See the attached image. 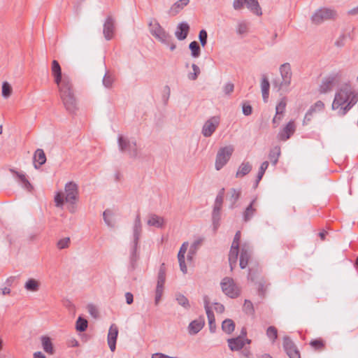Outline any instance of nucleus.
Listing matches in <instances>:
<instances>
[{"mask_svg":"<svg viewBox=\"0 0 358 358\" xmlns=\"http://www.w3.org/2000/svg\"><path fill=\"white\" fill-rule=\"evenodd\" d=\"M115 20L111 16L107 17L103 24V33L105 38L109 41L113 38L115 31Z\"/></svg>","mask_w":358,"mask_h":358,"instance_id":"obj_18","label":"nucleus"},{"mask_svg":"<svg viewBox=\"0 0 358 358\" xmlns=\"http://www.w3.org/2000/svg\"><path fill=\"white\" fill-rule=\"evenodd\" d=\"M112 215V213L110 210L107 209L103 213V220H104V222H106V224L109 226V227H111L112 226V223H111V221L109 220L108 218V215Z\"/></svg>","mask_w":358,"mask_h":358,"instance_id":"obj_61","label":"nucleus"},{"mask_svg":"<svg viewBox=\"0 0 358 358\" xmlns=\"http://www.w3.org/2000/svg\"><path fill=\"white\" fill-rule=\"evenodd\" d=\"M207 317L208 320L209 329L211 333H215L216 330L215 319L212 310H208Z\"/></svg>","mask_w":358,"mask_h":358,"instance_id":"obj_42","label":"nucleus"},{"mask_svg":"<svg viewBox=\"0 0 358 358\" xmlns=\"http://www.w3.org/2000/svg\"><path fill=\"white\" fill-rule=\"evenodd\" d=\"M310 345L315 350H322L324 348V343L320 338L311 341Z\"/></svg>","mask_w":358,"mask_h":358,"instance_id":"obj_45","label":"nucleus"},{"mask_svg":"<svg viewBox=\"0 0 358 358\" xmlns=\"http://www.w3.org/2000/svg\"><path fill=\"white\" fill-rule=\"evenodd\" d=\"M268 166V162H267V161L264 162L261 164L259 171H258V173H257V176L256 183H255L256 187L258 185L259 181L262 180Z\"/></svg>","mask_w":358,"mask_h":358,"instance_id":"obj_40","label":"nucleus"},{"mask_svg":"<svg viewBox=\"0 0 358 358\" xmlns=\"http://www.w3.org/2000/svg\"><path fill=\"white\" fill-rule=\"evenodd\" d=\"M114 78L108 73H106L103 78V85L107 87L110 88L113 86Z\"/></svg>","mask_w":358,"mask_h":358,"instance_id":"obj_50","label":"nucleus"},{"mask_svg":"<svg viewBox=\"0 0 358 358\" xmlns=\"http://www.w3.org/2000/svg\"><path fill=\"white\" fill-rule=\"evenodd\" d=\"M227 342L229 348L231 351L240 350L245 345V342L241 336L236 338H229Z\"/></svg>","mask_w":358,"mask_h":358,"instance_id":"obj_23","label":"nucleus"},{"mask_svg":"<svg viewBox=\"0 0 358 358\" xmlns=\"http://www.w3.org/2000/svg\"><path fill=\"white\" fill-rule=\"evenodd\" d=\"M251 255L252 248L250 245L247 243L242 245L239 262V266L242 269L248 266Z\"/></svg>","mask_w":358,"mask_h":358,"instance_id":"obj_16","label":"nucleus"},{"mask_svg":"<svg viewBox=\"0 0 358 358\" xmlns=\"http://www.w3.org/2000/svg\"><path fill=\"white\" fill-rule=\"evenodd\" d=\"M347 36L344 34L339 36L334 43L335 46L337 48H342L345 45Z\"/></svg>","mask_w":358,"mask_h":358,"instance_id":"obj_57","label":"nucleus"},{"mask_svg":"<svg viewBox=\"0 0 358 358\" xmlns=\"http://www.w3.org/2000/svg\"><path fill=\"white\" fill-rule=\"evenodd\" d=\"M192 68L193 69V73H189L188 74V78L191 80H195L197 79L198 78V76L200 74V69L199 67L195 64H193L192 65Z\"/></svg>","mask_w":358,"mask_h":358,"instance_id":"obj_49","label":"nucleus"},{"mask_svg":"<svg viewBox=\"0 0 358 358\" xmlns=\"http://www.w3.org/2000/svg\"><path fill=\"white\" fill-rule=\"evenodd\" d=\"M199 41L203 47H205L207 43L208 34L205 29L200 31L199 34Z\"/></svg>","mask_w":358,"mask_h":358,"instance_id":"obj_54","label":"nucleus"},{"mask_svg":"<svg viewBox=\"0 0 358 358\" xmlns=\"http://www.w3.org/2000/svg\"><path fill=\"white\" fill-rule=\"evenodd\" d=\"M187 247H188V243L185 242L182 243V245H181V247L180 248L178 254V259H185V254L187 252Z\"/></svg>","mask_w":358,"mask_h":358,"instance_id":"obj_56","label":"nucleus"},{"mask_svg":"<svg viewBox=\"0 0 358 358\" xmlns=\"http://www.w3.org/2000/svg\"><path fill=\"white\" fill-rule=\"evenodd\" d=\"M256 202V199H252L249 206L245 208L243 213V221L248 222L251 220V218L254 216L256 213V208L253 207Z\"/></svg>","mask_w":358,"mask_h":358,"instance_id":"obj_26","label":"nucleus"},{"mask_svg":"<svg viewBox=\"0 0 358 358\" xmlns=\"http://www.w3.org/2000/svg\"><path fill=\"white\" fill-rule=\"evenodd\" d=\"M87 320L82 317H79L76 321V329L78 331H85L87 328Z\"/></svg>","mask_w":358,"mask_h":358,"instance_id":"obj_39","label":"nucleus"},{"mask_svg":"<svg viewBox=\"0 0 358 358\" xmlns=\"http://www.w3.org/2000/svg\"><path fill=\"white\" fill-rule=\"evenodd\" d=\"M205 319L203 316L192 321L188 326V332L191 335H195L199 333L204 327Z\"/></svg>","mask_w":358,"mask_h":358,"instance_id":"obj_19","label":"nucleus"},{"mask_svg":"<svg viewBox=\"0 0 358 358\" xmlns=\"http://www.w3.org/2000/svg\"><path fill=\"white\" fill-rule=\"evenodd\" d=\"M233 152L234 148L231 145L221 148L218 150L215 164L217 171H220L228 162Z\"/></svg>","mask_w":358,"mask_h":358,"instance_id":"obj_9","label":"nucleus"},{"mask_svg":"<svg viewBox=\"0 0 358 358\" xmlns=\"http://www.w3.org/2000/svg\"><path fill=\"white\" fill-rule=\"evenodd\" d=\"M41 342L43 350L50 355L54 354V348L50 338L48 336H43L41 337Z\"/></svg>","mask_w":358,"mask_h":358,"instance_id":"obj_32","label":"nucleus"},{"mask_svg":"<svg viewBox=\"0 0 358 358\" xmlns=\"http://www.w3.org/2000/svg\"><path fill=\"white\" fill-rule=\"evenodd\" d=\"M222 329L227 334H231L235 329V323L231 319H226L222 323Z\"/></svg>","mask_w":358,"mask_h":358,"instance_id":"obj_34","label":"nucleus"},{"mask_svg":"<svg viewBox=\"0 0 358 358\" xmlns=\"http://www.w3.org/2000/svg\"><path fill=\"white\" fill-rule=\"evenodd\" d=\"M280 155V149L279 147H275L270 151L268 158L273 166H275L278 163Z\"/></svg>","mask_w":358,"mask_h":358,"instance_id":"obj_35","label":"nucleus"},{"mask_svg":"<svg viewBox=\"0 0 358 358\" xmlns=\"http://www.w3.org/2000/svg\"><path fill=\"white\" fill-rule=\"evenodd\" d=\"M234 84H232L231 83H228L224 85L223 90L226 94H229L230 93H231L234 91Z\"/></svg>","mask_w":358,"mask_h":358,"instance_id":"obj_62","label":"nucleus"},{"mask_svg":"<svg viewBox=\"0 0 358 358\" xmlns=\"http://www.w3.org/2000/svg\"><path fill=\"white\" fill-rule=\"evenodd\" d=\"M142 232V225L141 221L140 215L138 214L134 220V224L133 227V245L131 250L130 261L132 266H134V264L138 259V255H137V249L138 246V241Z\"/></svg>","mask_w":358,"mask_h":358,"instance_id":"obj_4","label":"nucleus"},{"mask_svg":"<svg viewBox=\"0 0 358 358\" xmlns=\"http://www.w3.org/2000/svg\"><path fill=\"white\" fill-rule=\"evenodd\" d=\"M248 31V24L245 22L242 21L238 23L236 31L237 34L242 35L244 34H246Z\"/></svg>","mask_w":358,"mask_h":358,"instance_id":"obj_47","label":"nucleus"},{"mask_svg":"<svg viewBox=\"0 0 358 358\" xmlns=\"http://www.w3.org/2000/svg\"><path fill=\"white\" fill-rule=\"evenodd\" d=\"M65 201V197L62 192H57L55 196V202L57 207H62Z\"/></svg>","mask_w":358,"mask_h":358,"instance_id":"obj_51","label":"nucleus"},{"mask_svg":"<svg viewBox=\"0 0 358 358\" xmlns=\"http://www.w3.org/2000/svg\"><path fill=\"white\" fill-rule=\"evenodd\" d=\"M283 348L289 358H301L299 350L288 336L283 338Z\"/></svg>","mask_w":358,"mask_h":358,"instance_id":"obj_13","label":"nucleus"},{"mask_svg":"<svg viewBox=\"0 0 358 358\" xmlns=\"http://www.w3.org/2000/svg\"><path fill=\"white\" fill-rule=\"evenodd\" d=\"M220 117L213 116L208 119L203 124L201 133L205 137H210L215 131L220 124Z\"/></svg>","mask_w":358,"mask_h":358,"instance_id":"obj_12","label":"nucleus"},{"mask_svg":"<svg viewBox=\"0 0 358 358\" xmlns=\"http://www.w3.org/2000/svg\"><path fill=\"white\" fill-rule=\"evenodd\" d=\"M243 309V311L248 315H253L255 313L253 304L250 300H245Z\"/></svg>","mask_w":358,"mask_h":358,"instance_id":"obj_44","label":"nucleus"},{"mask_svg":"<svg viewBox=\"0 0 358 358\" xmlns=\"http://www.w3.org/2000/svg\"><path fill=\"white\" fill-rule=\"evenodd\" d=\"M283 116H284V114H282V113L277 114V113L275 112V115L272 120V123H273L274 128H276L279 126L281 120H282Z\"/></svg>","mask_w":358,"mask_h":358,"instance_id":"obj_58","label":"nucleus"},{"mask_svg":"<svg viewBox=\"0 0 358 358\" xmlns=\"http://www.w3.org/2000/svg\"><path fill=\"white\" fill-rule=\"evenodd\" d=\"M244 4H245V0H234L233 2V8L236 10H241Z\"/></svg>","mask_w":358,"mask_h":358,"instance_id":"obj_59","label":"nucleus"},{"mask_svg":"<svg viewBox=\"0 0 358 358\" xmlns=\"http://www.w3.org/2000/svg\"><path fill=\"white\" fill-rule=\"evenodd\" d=\"M51 71L66 110L69 113L75 112L77 108L76 99L70 78L66 74L62 75L61 66L57 60L52 61Z\"/></svg>","mask_w":358,"mask_h":358,"instance_id":"obj_1","label":"nucleus"},{"mask_svg":"<svg viewBox=\"0 0 358 358\" xmlns=\"http://www.w3.org/2000/svg\"><path fill=\"white\" fill-rule=\"evenodd\" d=\"M238 253L239 247L231 245L229 254V263L231 271H233L236 266Z\"/></svg>","mask_w":358,"mask_h":358,"instance_id":"obj_25","label":"nucleus"},{"mask_svg":"<svg viewBox=\"0 0 358 358\" xmlns=\"http://www.w3.org/2000/svg\"><path fill=\"white\" fill-rule=\"evenodd\" d=\"M165 280H166V268H165V264L163 263L161 264L159 269L157 285H164Z\"/></svg>","mask_w":358,"mask_h":358,"instance_id":"obj_37","label":"nucleus"},{"mask_svg":"<svg viewBox=\"0 0 358 358\" xmlns=\"http://www.w3.org/2000/svg\"><path fill=\"white\" fill-rule=\"evenodd\" d=\"M224 197L221 196H217L215 198L214 206L217 209L222 208V203H223Z\"/></svg>","mask_w":358,"mask_h":358,"instance_id":"obj_63","label":"nucleus"},{"mask_svg":"<svg viewBox=\"0 0 358 358\" xmlns=\"http://www.w3.org/2000/svg\"><path fill=\"white\" fill-rule=\"evenodd\" d=\"M147 224L151 227L162 228L164 225V220L162 217L157 215L150 214L148 216Z\"/></svg>","mask_w":358,"mask_h":358,"instance_id":"obj_24","label":"nucleus"},{"mask_svg":"<svg viewBox=\"0 0 358 358\" xmlns=\"http://www.w3.org/2000/svg\"><path fill=\"white\" fill-rule=\"evenodd\" d=\"M252 170V165L249 162H243L238 167L236 173V178H242L248 174Z\"/></svg>","mask_w":358,"mask_h":358,"instance_id":"obj_29","label":"nucleus"},{"mask_svg":"<svg viewBox=\"0 0 358 358\" xmlns=\"http://www.w3.org/2000/svg\"><path fill=\"white\" fill-rule=\"evenodd\" d=\"M118 336V328L115 324L110 325L107 337L108 345L111 352H114L116 349V341Z\"/></svg>","mask_w":358,"mask_h":358,"instance_id":"obj_17","label":"nucleus"},{"mask_svg":"<svg viewBox=\"0 0 358 358\" xmlns=\"http://www.w3.org/2000/svg\"><path fill=\"white\" fill-rule=\"evenodd\" d=\"M41 283L34 278H29L25 284L24 289L28 292H36L40 289Z\"/></svg>","mask_w":358,"mask_h":358,"instance_id":"obj_27","label":"nucleus"},{"mask_svg":"<svg viewBox=\"0 0 358 358\" xmlns=\"http://www.w3.org/2000/svg\"><path fill=\"white\" fill-rule=\"evenodd\" d=\"M9 171L18 178V180L21 183L23 188L29 192L33 190L34 187L27 180L25 174L23 172H18L13 169H10Z\"/></svg>","mask_w":358,"mask_h":358,"instance_id":"obj_20","label":"nucleus"},{"mask_svg":"<svg viewBox=\"0 0 358 358\" xmlns=\"http://www.w3.org/2000/svg\"><path fill=\"white\" fill-rule=\"evenodd\" d=\"M69 243H70V238L66 237V238L60 239L57 242V245L59 249H64V248H66L69 247Z\"/></svg>","mask_w":358,"mask_h":358,"instance_id":"obj_55","label":"nucleus"},{"mask_svg":"<svg viewBox=\"0 0 358 358\" xmlns=\"http://www.w3.org/2000/svg\"><path fill=\"white\" fill-rule=\"evenodd\" d=\"M189 3V0H178L175 2L169 10L171 16H176Z\"/></svg>","mask_w":358,"mask_h":358,"instance_id":"obj_22","label":"nucleus"},{"mask_svg":"<svg viewBox=\"0 0 358 358\" xmlns=\"http://www.w3.org/2000/svg\"><path fill=\"white\" fill-rule=\"evenodd\" d=\"M343 77V73L341 71L337 72H333L330 73L329 76L325 77L320 87L319 92L320 94H326L327 92H331L334 86L338 85Z\"/></svg>","mask_w":358,"mask_h":358,"instance_id":"obj_6","label":"nucleus"},{"mask_svg":"<svg viewBox=\"0 0 358 358\" xmlns=\"http://www.w3.org/2000/svg\"><path fill=\"white\" fill-rule=\"evenodd\" d=\"M120 150L128 155L131 158H136L138 155L136 141L130 140L127 137L120 135L117 138Z\"/></svg>","mask_w":358,"mask_h":358,"instance_id":"obj_7","label":"nucleus"},{"mask_svg":"<svg viewBox=\"0 0 358 358\" xmlns=\"http://www.w3.org/2000/svg\"><path fill=\"white\" fill-rule=\"evenodd\" d=\"M283 348L289 358H301L299 350L288 336L283 338Z\"/></svg>","mask_w":358,"mask_h":358,"instance_id":"obj_14","label":"nucleus"},{"mask_svg":"<svg viewBox=\"0 0 358 358\" xmlns=\"http://www.w3.org/2000/svg\"><path fill=\"white\" fill-rule=\"evenodd\" d=\"M11 86L7 82H4L2 85V96L6 99L11 95Z\"/></svg>","mask_w":358,"mask_h":358,"instance_id":"obj_48","label":"nucleus"},{"mask_svg":"<svg viewBox=\"0 0 358 358\" xmlns=\"http://www.w3.org/2000/svg\"><path fill=\"white\" fill-rule=\"evenodd\" d=\"M262 97L264 102H266L269 95L270 83L266 76H263L261 82Z\"/></svg>","mask_w":358,"mask_h":358,"instance_id":"obj_31","label":"nucleus"},{"mask_svg":"<svg viewBox=\"0 0 358 358\" xmlns=\"http://www.w3.org/2000/svg\"><path fill=\"white\" fill-rule=\"evenodd\" d=\"M266 336L272 342H274L278 337V330L273 326H270L266 330Z\"/></svg>","mask_w":358,"mask_h":358,"instance_id":"obj_43","label":"nucleus"},{"mask_svg":"<svg viewBox=\"0 0 358 358\" xmlns=\"http://www.w3.org/2000/svg\"><path fill=\"white\" fill-rule=\"evenodd\" d=\"M279 71L281 76V81L275 80L273 82V85L278 91L287 89L291 84L292 72L291 65L289 63H284L280 65Z\"/></svg>","mask_w":358,"mask_h":358,"instance_id":"obj_5","label":"nucleus"},{"mask_svg":"<svg viewBox=\"0 0 358 358\" xmlns=\"http://www.w3.org/2000/svg\"><path fill=\"white\" fill-rule=\"evenodd\" d=\"M189 48L191 50V55L193 57L197 58L200 56L201 48L196 41H192L189 43Z\"/></svg>","mask_w":358,"mask_h":358,"instance_id":"obj_38","label":"nucleus"},{"mask_svg":"<svg viewBox=\"0 0 358 358\" xmlns=\"http://www.w3.org/2000/svg\"><path fill=\"white\" fill-rule=\"evenodd\" d=\"M221 219V208L217 209L213 207V213H212V222L213 225L214 231H217L218 227H220V221Z\"/></svg>","mask_w":358,"mask_h":358,"instance_id":"obj_33","label":"nucleus"},{"mask_svg":"<svg viewBox=\"0 0 358 358\" xmlns=\"http://www.w3.org/2000/svg\"><path fill=\"white\" fill-rule=\"evenodd\" d=\"M242 110L243 113L246 116L251 115L252 113V108L250 104L243 103L242 106Z\"/></svg>","mask_w":358,"mask_h":358,"instance_id":"obj_60","label":"nucleus"},{"mask_svg":"<svg viewBox=\"0 0 358 358\" xmlns=\"http://www.w3.org/2000/svg\"><path fill=\"white\" fill-rule=\"evenodd\" d=\"M241 195V189L231 188L229 192V199L231 201V208L234 207L236 201L239 199Z\"/></svg>","mask_w":358,"mask_h":358,"instance_id":"obj_36","label":"nucleus"},{"mask_svg":"<svg viewBox=\"0 0 358 358\" xmlns=\"http://www.w3.org/2000/svg\"><path fill=\"white\" fill-rule=\"evenodd\" d=\"M296 125L294 120H290L278 134V138L282 141L288 140L295 132Z\"/></svg>","mask_w":358,"mask_h":358,"instance_id":"obj_15","label":"nucleus"},{"mask_svg":"<svg viewBox=\"0 0 358 358\" xmlns=\"http://www.w3.org/2000/svg\"><path fill=\"white\" fill-rule=\"evenodd\" d=\"M150 33L159 41L166 43L169 41L171 36L160 26L158 22H150L149 24Z\"/></svg>","mask_w":358,"mask_h":358,"instance_id":"obj_10","label":"nucleus"},{"mask_svg":"<svg viewBox=\"0 0 358 358\" xmlns=\"http://www.w3.org/2000/svg\"><path fill=\"white\" fill-rule=\"evenodd\" d=\"M65 201L71 204L76 203L78 199V187L73 182H69L65 185Z\"/></svg>","mask_w":358,"mask_h":358,"instance_id":"obj_11","label":"nucleus"},{"mask_svg":"<svg viewBox=\"0 0 358 358\" xmlns=\"http://www.w3.org/2000/svg\"><path fill=\"white\" fill-rule=\"evenodd\" d=\"M247 8L257 15H262V8L257 0H245Z\"/></svg>","mask_w":358,"mask_h":358,"instance_id":"obj_28","label":"nucleus"},{"mask_svg":"<svg viewBox=\"0 0 358 358\" xmlns=\"http://www.w3.org/2000/svg\"><path fill=\"white\" fill-rule=\"evenodd\" d=\"M164 292V285H157L155 290V303L157 306L161 300Z\"/></svg>","mask_w":358,"mask_h":358,"instance_id":"obj_46","label":"nucleus"},{"mask_svg":"<svg viewBox=\"0 0 358 358\" xmlns=\"http://www.w3.org/2000/svg\"><path fill=\"white\" fill-rule=\"evenodd\" d=\"M189 30V24L187 22H181L177 27L175 35L178 40H185L187 36Z\"/></svg>","mask_w":358,"mask_h":358,"instance_id":"obj_21","label":"nucleus"},{"mask_svg":"<svg viewBox=\"0 0 358 358\" xmlns=\"http://www.w3.org/2000/svg\"><path fill=\"white\" fill-rule=\"evenodd\" d=\"M240 239H241V231H238L234 236L231 245H234L236 247H239Z\"/></svg>","mask_w":358,"mask_h":358,"instance_id":"obj_64","label":"nucleus"},{"mask_svg":"<svg viewBox=\"0 0 358 358\" xmlns=\"http://www.w3.org/2000/svg\"><path fill=\"white\" fill-rule=\"evenodd\" d=\"M176 301L178 304L185 308V309H189L190 308V304L188 299L182 294H176Z\"/></svg>","mask_w":358,"mask_h":358,"instance_id":"obj_41","label":"nucleus"},{"mask_svg":"<svg viewBox=\"0 0 358 358\" xmlns=\"http://www.w3.org/2000/svg\"><path fill=\"white\" fill-rule=\"evenodd\" d=\"M222 292L229 297L236 299L239 296L241 290L233 278L225 277L220 283Z\"/></svg>","mask_w":358,"mask_h":358,"instance_id":"obj_8","label":"nucleus"},{"mask_svg":"<svg viewBox=\"0 0 358 358\" xmlns=\"http://www.w3.org/2000/svg\"><path fill=\"white\" fill-rule=\"evenodd\" d=\"M286 99L285 98H282L279 103L277 104L275 107V112L278 113H282L284 114L285 108H286Z\"/></svg>","mask_w":358,"mask_h":358,"instance_id":"obj_52","label":"nucleus"},{"mask_svg":"<svg viewBox=\"0 0 358 358\" xmlns=\"http://www.w3.org/2000/svg\"><path fill=\"white\" fill-rule=\"evenodd\" d=\"M266 289H267V285H266L265 281L263 280L259 281V285H258V294L262 298H264L265 296Z\"/></svg>","mask_w":358,"mask_h":358,"instance_id":"obj_53","label":"nucleus"},{"mask_svg":"<svg viewBox=\"0 0 358 358\" xmlns=\"http://www.w3.org/2000/svg\"><path fill=\"white\" fill-rule=\"evenodd\" d=\"M357 102L358 91L348 81L338 87L331 108L338 115L344 116Z\"/></svg>","mask_w":358,"mask_h":358,"instance_id":"obj_2","label":"nucleus"},{"mask_svg":"<svg viewBox=\"0 0 358 358\" xmlns=\"http://www.w3.org/2000/svg\"><path fill=\"white\" fill-rule=\"evenodd\" d=\"M34 159L35 162H38V165L34 163V167L38 169L41 166L44 164L46 162V157L44 151L42 149H37L35 152Z\"/></svg>","mask_w":358,"mask_h":358,"instance_id":"obj_30","label":"nucleus"},{"mask_svg":"<svg viewBox=\"0 0 358 358\" xmlns=\"http://www.w3.org/2000/svg\"><path fill=\"white\" fill-rule=\"evenodd\" d=\"M338 16L335 9L328 7H321L312 15L310 21L315 25H320L327 20H336Z\"/></svg>","mask_w":358,"mask_h":358,"instance_id":"obj_3","label":"nucleus"}]
</instances>
